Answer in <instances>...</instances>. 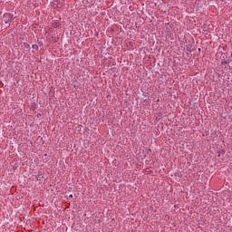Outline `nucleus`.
Listing matches in <instances>:
<instances>
[{
    "label": "nucleus",
    "instance_id": "obj_3",
    "mask_svg": "<svg viewBox=\"0 0 232 232\" xmlns=\"http://www.w3.org/2000/svg\"><path fill=\"white\" fill-rule=\"evenodd\" d=\"M57 26H59L57 24L54 25V27H57Z\"/></svg>",
    "mask_w": 232,
    "mask_h": 232
},
{
    "label": "nucleus",
    "instance_id": "obj_1",
    "mask_svg": "<svg viewBox=\"0 0 232 232\" xmlns=\"http://www.w3.org/2000/svg\"><path fill=\"white\" fill-rule=\"evenodd\" d=\"M12 19H14V17L12 16V14L5 13L4 14V23L6 24V26H8V24H10V22L12 21Z\"/></svg>",
    "mask_w": 232,
    "mask_h": 232
},
{
    "label": "nucleus",
    "instance_id": "obj_2",
    "mask_svg": "<svg viewBox=\"0 0 232 232\" xmlns=\"http://www.w3.org/2000/svg\"><path fill=\"white\" fill-rule=\"evenodd\" d=\"M32 48H33L34 50H37V48H39V46H37V44H33Z\"/></svg>",
    "mask_w": 232,
    "mask_h": 232
}]
</instances>
